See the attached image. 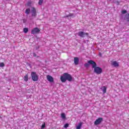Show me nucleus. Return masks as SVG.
<instances>
[{"mask_svg":"<svg viewBox=\"0 0 129 129\" xmlns=\"http://www.w3.org/2000/svg\"><path fill=\"white\" fill-rule=\"evenodd\" d=\"M88 63L92 65V68L94 69V72L96 74H101L102 73V69L99 67H97L96 62L93 60H90L88 61Z\"/></svg>","mask_w":129,"mask_h":129,"instance_id":"obj_1","label":"nucleus"},{"mask_svg":"<svg viewBox=\"0 0 129 129\" xmlns=\"http://www.w3.org/2000/svg\"><path fill=\"white\" fill-rule=\"evenodd\" d=\"M60 80L63 83H65L67 80L69 81V82H71V81L73 80V78L71 75L67 73H64L63 75L60 77Z\"/></svg>","mask_w":129,"mask_h":129,"instance_id":"obj_2","label":"nucleus"},{"mask_svg":"<svg viewBox=\"0 0 129 129\" xmlns=\"http://www.w3.org/2000/svg\"><path fill=\"white\" fill-rule=\"evenodd\" d=\"M31 17L30 18V20H32L33 19H35L37 17V10L34 7H32V10L31 11Z\"/></svg>","mask_w":129,"mask_h":129,"instance_id":"obj_3","label":"nucleus"},{"mask_svg":"<svg viewBox=\"0 0 129 129\" xmlns=\"http://www.w3.org/2000/svg\"><path fill=\"white\" fill-rule=\"evenodd\" d=\"M31 78L33 81H38L39 80V77L36 72H33L31 73Z\"/></svg>","mask_w":129,"mask_h":129,"instance_id":"obj_4","label":"nucleus"},{"mask_svg":"<svg viewBox=\"0 0 129 129\" xmlns=\"http://www.w3.org/2000/svg\"><path fill=\"white\" fill-rule=\"evenodd\" d=\"M89 35V34H88V33H85L83 31H80L78 33V36H79V37H81V38H84L85 36L88 37Z\"/></svg>","mask_w":129,"mask_h":129,"instance_id":"obj_5","label":"nucleus"},{"mask_svg":"<svg viewBox=\"0 0 129 129\" xmlns=\"http://www.w3.org/2000/svg\"><path fill=\"white\" fill-rule=\"evenodd\" d=\"M40 29L37 27L34 28L32 31H31V34L33 35H35V34H38V33H40Z\"/></svg>","mask_w":129,"mask_h":129,"instance_id":"obj_6","label":"nucleus"},{"mask_svg":"<svg viewBox=\"0 0 129 129\" xmlns=\"http://www.w3.org/2000/svg\"><path fill=\"white\" fill-rule=\"evenodd\" d=\"M102 120H103V118H101V117L95 120V121L94 122V124L95 125H97L99 124L100 123H101V121H102Z\"/></svg>","mask_w":129,"mask_h":129,"instance_id":"obj_7","label":"nucleus"},{"mask_svg":"<svg viewBox=\"0 0 129 129\" xmlns=\"http://www.w3.org/2000/svg\"><path fill=\"white\" fill-rule=\"evenodd\" d=\"M47 80L49 82H54V78H53V77L50 75L47 76Z\"/></svg>","mask_w":129,"mask_h":129,"instance_id":"obj_8","label":"nucleus"},{"mask_svg":"<svg viewBox=\"0 0 129 129\" xmlns=\"http://www.w3.org/2000/svg\"><path fill=\"white\" fill-rule=\"evenodd\" d=\"M111 64L113 66H114V67H118V66H119L118 62H117L116 61H113Z\"/></svg>","mask_w":129,"mask_h":129,"instance_id":"obj_9","label":"nucleus"},{"mask_svg":"<svg viewBox=\"0 0 129 129\" xmlns=\"http://www.w3.org/2000/svg\"><path fill=\"white\" fill-rule=\"evenodd\" d=\"M74 63L75 65H78V63H79V58L78 57H74Z\"/></svg>","mask_w":129,"mask_h":129,"instance_id":"obj_10","label":"nucleus"},{"mask_svg":"<svg viewBox=\"0 0 129 129\" xmlns=\"http://www.w3.org/2000/svg\"><path fill=\"white\" fill-rule=\"evenodd\" d=\"M81 126H82V122L79 123L78 125L77 126L76 129H80L81 128Z\"/></svg>","mask_w":129,"mask_h":129,"instance_id":"obj_11","label":"nucleus"},{"mask_svg":"<svg viewBox=\"0 0 129 129\" xmlns=\"http://www.w3.org/2000/svg\"><path fill=\"white\" fill-rule=\"evenodd\" d=\"M124 20H126L127 22H129V14L125 15Z\"/></svg>","mask_w":129,"mask_h":129,"instance_id":"obj_12","label":"nucleus"},{"mask_svg":"<svg viewBox=\"0 0 129 129\" xmlns=\"http://www.w3.org/2000/svg\"><path fill=\"white\" fill-rule=\"evenodd\" d=\"M24 81H26L27 82V81H28V80H29V78L28 77V74H26L24 78Z\"/></svg>","mask_w":129,"mask_h":129,"instance_id":"obj_13","label":"nucleus"},{"mask_svg":"<svg viewBox=\"0 0 129 129\" xmlns=\"http://www.w3.org/2000/svg\"><path fill=\"white\" fill-rule=\"evenodd\" d=\"M102 90L103 93H106V87L103 86L102 88Z\"/></svg>","mask_w":129,"mask_h":129,"instance_id":"obj_14","label":"nucleus"},{"mask_svg":"<svg viewBox=\"0 0 129 129\" xmlns=\"http://www.w3.org/2000/svg\"><path fill=\"white\" fill-rule=\"evenodd\" d=\"M30 12H31L30 8L27 9L25 11V14L26 15H29V14H30Z\"/></svg>","mask_w":129,"mask_h":129,"instance_id":"obj_15","label":"nucleus"},{"mask_svg":"<svg viewBox=\"0 0 129 129\" xmlns=\"http://www.w3.org/2000/svg\"><path fill=\"white\" fill-rule=\"evenodd\" d=\"M75 16L73 14H69V15L66 16V18H74Z\"/></svg>","mask_w":129,"mask_h":129,"instance_id":"obj_16","label":"nucleus"},{"mask_svg":"<svg viewBox=\"0 0 129 129\" xmlns=\"http://www.w3.org/2000/svg\"><path fill=\"white\" fill-rule=\"evenodd\" d=\"M89 65H91V64L88 62V63H86L84 64V66L85 67H86V68H88V67H89Z\"/></svg>","mask_w":129,"mask_h":129,"instance_id":"obj_17","label":"nucleus"},{"mask_svg":"<svg viewBox=\"0 0 129 129\" xmlns=\"http://www.w3.org/2000/svg\"><path fill=\"white\" fill-rule=\"evenodd\" d=\"M23 31L24 32V33H28V32L29 31V29L27 28H25L23 29Z\"/></svg>","mask_w":129,"mask_h":129,"instance_id":"obj_18","label":"nucleus"},{"mask_svg":"<svg viewBox=\"0 0 129 129\" xmlns=\"http://www.w3.org/2000/svg\"><path fill=\"white\" fill-rule=\"evenodd\" d=\"M61 116L62 118H66V116L65 115V113H61Z\"/></svg>","mask_w":129,"mask_h":129,"instance_id":"obj_19","label":"nucleus"},{"mask_svg":"<svg viewBox=\"0 0 129 129\" xmlns=\"http://www.w3.org/2000/svg\"><path fill=\"white\" fill-rule=\"evenodd\" d=\"M43 2H44V0H39L38 2V4L41 6L42 4H43Z\"/></svg>","mask_w":129,"mask_h":129,"instance_id":"obj_20","label":"nucleus"},{"mask_svg":"<svg viewBox=\"0 0 129 129\" xmlns=\"http://www.w3.org/2000/svg\"><path fill=\"white\" fill-rule=\"evenodd\" d=\"M69 126V124L66 123L63 126V127H64V128H67V127H68Z\"/></svg>","mask_w":129,"mask_h":129,"instance_id":"obj_21","label":"nucleus"},{"mask_svg":"<svg viewBox=\"0 0 129 129\" xmlns=\"http://www.w3.org/2000/svg\"><path fill=\"white\" fill-rule=\"evenodd\" d=\"M0 67H5V63L4 62L0 63Z\"/></svg>","mask_w":129,"mask_h":129,"instance_id":"obj_22","label":"nucleus"},{"mask_svg":"<svg viewBox=\"0 0 129 129\" xmlns=\"http://www.w3.org/2000/svg\"><path fill=\"white\" fill-rule=\"evenodd\" d=\"M44 127H46V124L45 123L41 125L42 129L44 128Z\"/></svg>","mask_w":129,"mask_h":129,"instance_id":"obj_23","label":"nucleus"},{"mask_svg":"<svg viewBox=\"0 0 129 129\" xmlns=\"http://www.w3.org/2000/svg\"><path fill=\"white\" fill-rule=\"evenodd\" d=\"M126 13H127L126 10L122 11V14H126Z\"/></svg>","mask_w":129,"mask_h":129,"instance_id":"obj_24","label":"nucleus"},{"mask_svg":"<svg viewBox=\"0 0 129 129\" xmlns=\"http://www.w3.org/2000/svg\"><path fill=\"white\" fill-rule=\"evenodd\" d=\"M31 2H28V3H27V6H28V7H31Z\"/></svg>","mask_w":129,"mask_h":129,"instance_id":"obj_25","label":"nucleus"},{"mask_svg":"<svg viewBox=\"0 0 129 129\" xmlns=\"http://www.w3.org/2000/svg\"><path fill=\"white\" fill-rule=\"evenodd\" d=\"M33 57H37V54L35 53H33Z\"/></svg>","mask_w":129,"mask_h":129,"instance_id":"obj_26","label":"nucleus"},{"mask_svg":"<svg viewBox=\"0 0 129 129\" xmlns=\"http://www.w3.org/2000/svg\"><path fill=\"white\" fill-rule=\"evenodd\" d=\"M99 56H102V54H101V53H99Z\"/></svg>","mask_w":129,"mask_h":129,"instance_id":"obj_27","label":"nucleus"},{"mask_svg":"<svg viewBox=\"0 0 129 129\" xmlns=\"http://www.w3.org/2000/svg\"><path fill=\"white\" fill-rule=\"evenodd\" d=\"M116 3H117V5H119V2H118V1H117Z\"/></svg>","mask_w":129,"mask_h":129,"instance_id":"obj_28","label":"nucleus"},{"mask_svg":"<svg viewBox=\"0 0 129 129\" xmlns=\"http://www.w3.org/2000/svg\"><path fill=\"white\" fill-rule=\"evenodd\" d=\"M36 50H38V49H39V47H36Z\"/></svg>","mask_w":129,"mask_h":129,"instance_id":"obj_29","label":"nucleus"},{"mask_svg":"<svg viewBox=\"0 0 129 129\" xmlns=\"http://www.w3.org/2000/svg\"><path fill=\"white\" fill-rule=\"evenodd\" d=\"M23 22H24V23H25V19L23 20Z\"/></svg>","mask_w":129,"mask_h":129,"instance_id":"obj_30","label":"nucleus"},{"mask_svg":"<svg viewBox=\"0 0 129 129\" xmlns=\"http://www.w3.org/2000/svg\"><path fill=\"white\" fill-rule=\"evenodd\" d=\"M37 58H39V57H40V56H37Z\"/></svg>","mask_w":129,"mask_h":129,"instance_id":"obj_31","label":"nucleus"}]
</instances>
